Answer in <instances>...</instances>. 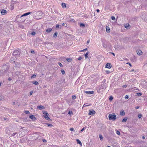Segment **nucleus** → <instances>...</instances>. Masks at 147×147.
<instances>
[{
	"label": "nucleus",
	"instance_id": "nucleus-1",
	"mask_svg": "<svg viewBox=\"0 0 147 147\" xmlns=\"http://www.w3.org/2000/svg\"><path fill=\"white\" fill-rule=\"evenodd\" d=\"M116 116L115 113L110 114L109 115V120L114 121L116 119Z\"/></svg>",
	"mask_w": 147,
	"mask_h": 147
},
{
	"label": "nucleus",
	"instance_id": "nucleus-2",
	"mask_svg": "<svg viewBox=\"0 0 147 147\" xmlns=\"http://www.w3.org/2000/svg\"><path fill=\"white\" fill-rule=\"evenodd\" d=\"M21 52L18 50H15L13 53V55L15 56V57L18 58V57H19L20 55Z\"/></svg>",
	"mask_w": 147,
	"mask_h": 147
},
{
	"label": "nucleus",
	"instance_id": "nucleus-3",
	"mask_svg": "<svg viewBox=\"0 0 147 147\" xmlns=\"http://www.w3.org/2000/svg\"><path fill=\"white\" fill-rule=\"evenodd\" d=\"M43 113L44 115V117L46 120H50V118L48 117V116H49V115L47 111H44L43 112Z\"/></svg>",
	"mask_w": 147,
	"mask_h": 147
},
{
	"label": "nucleus",
	"instance_id": "nucleus-4",
	"mask_svg": "<svg viewBox=\"0 0 147 147\" xmlns=\"http://www.w3.org/2000/svg\"><path fill=\"white\" fill-rule=\"evenodd\" d=\"M2 68L4 71V72L5 73L9 69V67L8 65H5L2 67Z\"/></svg>",
	"mask_w": 147,
	"mask_h": 147
},
{
	"label": "nucleus",
	"instance_id": "nucleus-5",
	"mask_svg": "<svg viewBox=\"0 0 147 147\" xmlns=\"http://www.w3.org/2000/svg\"><path fill=\"white\" fill-rule=\"evenodd\" d=\"M95 113H96L95 111L93 110L92 109V110H89L88 115H94Z\"/></svg>",
	"mask_w": 147,
	"mask_h": 147
},
{
	"label": "nucleus",
	"instance_id": "nucleus-6",
	"mask_svg": "<svg viewBox=\"0 0 147 147\" xmlns=\"http://www.w3.org/2000/svg\"><path fill=\"white\" fill-rule=\"evenodd\" d=\"M17 59V58L16 57H12L10 60V62L12 63H14L16 62V60Z\"/></svg>",
	"mask_w": 147,
	"mask_h": 147
},
{
	"label": "nucleus",
	"instance_id": "nucleus-7",
	"mask_svg": "<svg viewBox=\"0 0 147 147\" xmlns=\"http://www.w3.org/2000/svg\"><path fill=\"white\" fill-rule=\"evenodd\" d=\"M31 13H32V12H27V13H24L23 15L21 16H20V18H22V17H23V16H27V15H29L30 14H31Z\"/></svg>",
	"mask_w": 147,
	"mask_h": 147
},
{
	"label": "nucleus",
	"instance_id": "nucleus-8",
	"mask_svg": "<svg viewBox=\"0 0 147 147\" xmlns=\"http://www.w3.org/2000/svg\"><path fill=\"white\" fill-rule=\"evenodd\" d=\"M84 92L86 94H93L94 93V92L93 91H84Z\"/></svg>",
	"mask_w": 147,
	"mask_h": 147
},
{
	"label": "nucleus",
	"instance_id": "nucleus-9",
	"mask_svg": "<svg viewBox=\"0 0 147 147\" xmlns=\"http://www.w3.org/2000/svg\"><path fill=\"white\" fill-rule=\"evenodd\" d=\"M111 66H112L111 64L110 63H107L106 64L105 67L108 69H110L111 68Z\"/></svg>",
	"mask_w": 147,
	"mask_h": 147
},
{
	"label": "nucleus",
	"instance_id": "nucleus-10",
	"mask_svg": "<svg viewBox=\"0 0 147 147\" xmlns=\"http://www.w3.org/2000/svg\"><path fill=\"white\" fill-rule=\"evenodd\" d=\"M1 12V14L3 15H5L7 13V11L5 9H2Z\"/></svg>",
	"mask_w": 147,
	"mask_h": 147
},
{
	"label": "nucleus",
	"instance_id": "nucleus-11",
	"mask_svg": "<svg viewBox=\"0 0 147 147\" xmlns=\"http://www.w3.org/2000/svg\"><path fill=\"white\" fill-rule=\"evenodd\" d=\"M29 117L33 121H34L36 120V118L34 117V115H30Z\"/></svg>",
	"mask_w": 147,
	"mask_h": 147
},
{
	"label": "nucleus",
	"instance_id": "nucleus-12",
	"mask_svg": "<svg viewBox=\"0 0 147 147\" xmlns=\"http://www.w3.org/2000/svg\"><path fill=\"white\" fill-rule=\"evenodd\" d=\"M137 54L139 55H140L142 54V52L141 50H138L137 51Z\"/></svg>",
	"mask_w": 147,
	"mask_h": 147
},
{
	"label": "nucleus",
	"instance_id": "nucleus-13",
	"mask_svg": "<svg viewBox=\"0 0 147 147\" xmlns=\"http://www.w3.org/2000/svg\"><path fill=\"white\" fill-rule=\"evenodd\" d=\"M37 108L39 109V110H41L42 109H45V108L44 107H43L42 106L40 105V106H37Z\"/></svg>",
	"mask_w": 147,
	"mask_h": 147
},
{
	"label": "nucleus",
	"instance_id": "nucleus-14",
	"mask_svg": "<svg viewBox=\"0 0 147 147\" xmlns=\"http://www.w3.org/2000/svg\"><path fill=\"white\" fill-rule=\"evenodd\" d=\"M106 32L108 33H109L110 32V30L108 26H106Z\"/></svg>",
	"mask_w": 147,
	"mask_h": 147
},
{
	"label": "nucleus",
	"instance_id": "nucleus-15",
	"mask_svg": "<svg viewBox=\"0 0 147 147\" xmlns=\"http://www.w3.org/2000/svg\"><path fill=\"white\" fill-rule=\"evenodd\" d=\"M14 63H15V66L16 67H20V65L19 63H18L17 62H15Z\"/></svg>",
	"mask_w": 147,
	"mask_h": 147
},
{
	"label": "nucleus",
	"instance_id": "nucleus-16",
	"mask_svg": "<svg viewBox=\"0 0 147 147\" xmlns=\"http://www.w3.org/2000/svg\"><path fill=\"white\" fill-rule=\"evenodd\" d=\"M52 28H49L47 29L46 31L48 33L50 32L52 30Z\"/></svg>",
	"mask_w": 147,
	"mask_h": 147
},
{
	"label": "nucleus",
	"instance_id": "nucleus-17",
	"mask_svg": "<svg viewBox=\"0 0 147 147\" xmlns=\"http://www.w3.org/2000/svg\"><path fill=\"white\" fill-rule=\"evenodd\" d=\"M76 141H77V143L78 144H79L81 145H82V143L81 142L79 139H76Z\"/></svg>",
	"mask_w": 147,
	"mask_h": 147
},
{
	"label": "nucleus",
	"instance_id": "nucleus-18",
	"mask_svg": "<svg viewBox=\"0 0 147 147\" xmlns=\"http://www.w3.org/2000/svg\"><path fill=\"white\" fill-rule=\"evenodd\" d=\"M102 83H103V85H105V88H106V80H104L102 82Z\"/></svg>",
	"mask_w": 147,
	"mask_h": 147
},
{
	"label": "nucleus",
	"instance_id": "nucleus-19",
	"mask_svg": "<svg viewBox=\"0 0 147 147\" xmlns=\"http://www.w3.org/2000/svg\"><path fill=\"white\" fill-rule=\"evenodd\" d=\"M32 83L35 85H38L39 83L36 81H33L32 82Z\"/></svg>",
	"mask_w": 147,
	"mask_h": 147
},
{
	"label": "nucleus",
	"instance_id": "nucleus-20",
	"mask_svg": "<svg viewBox=\"0 0 147 147\" xmlns=\"http://www.w3.org/2000/svg\"><path fill=\"white\" fill-rule=\"evenodd\" d=\"M142 95V93H137L136 94V96H140Z\"/></svg>",
	"mask_w": 147,
	"mask_h": 147
},
{
	"label": "nucleus",
	"instance_id": "nucleus-21",
	"mask_svg": "<svg viewBox=\"0 0 147 147\" xmlns=\"http://www.w3.org/2000/svg\"><path fill=\"white\" fill-rule=\"evenodd\" d=\"M80 26L82 28H84L85 27V25L83 23H81L80 25Z\"/></svg>",
	"mask_w": 147,
	"mask_h": 147
},
{
	"label": "nucleus",
	"instance_id": "nucleus-22",
	"mask_svg": "<svg viewBox=\"0 0 147 147\" xmlns=\"http://www.w3.org/2000/svg\"><path fill=\"white\" fill-rule=\"evenodd\" d=\"M120 115L121 116H123L125 115V113L123 111H121L120 112Z\"/></svg>",
	"mask_w": 147,
	"mask_h": 147
},
{
	"label": "nucleus",
	"instance_id": "nucleus-23",
	"mask_svg": "<svg viewBox=\"0 0 147 147\" xmlns=\"http://www.w3.org/2000/svg\"><path fill=\"white\" fill-rule=\"evenodd\" d=\"M61 5H62V7L63 8H65L66 7V4L65 3H62Z\"/></svg>",
	"mask_w": 147,
	"mask_h": 147
},
{
	"label": "nucleus",
	"instance_id": "nucleus-24",
	"mask_svg": "<svg viewBox=\"0 0 147 147\" xmlns=\"http://www.w3.org/2000/svg\"><path fill=\"white\" fill-rule=\"evenodd\" d=\"M102 46H103V47L104 48H106L107 47V45H105V43L104 42H103L102 43Z\"/></svg>",
	"mask_w": 147,
	"mask_h": 147
},
{
	"label": "nucleus",
	"instance_id": "nucleus-25",
	"mask_svg": "<svg viewBox=\"0 0 147 147\" xmlns=\"http://www.w3.org/2000/svg\"><path fill=\"white\" fill-rule=\"evenodd\" d=\"M86 127H85L83 128H82L81 130L79 132H82L83 131H84L85 129H86Z\"/></svg>",
	"mask_w": 147,
	"mask_h": 147
},
{
	"label": "nucleus",
	"instance_id": "nucleus-26",
	"mask_svg": "<svg viewBox=\"0 0 147 147\" xmlns=\"http://www.w3.org/2000/svg\"><path fill=\"white\" fill-rule=\"evenodd\" d=\"M99 138H100V140L101 141H102L103 140V137L102 135L100 134L99 135Z\"/></svg>",
	"mask_w": 147,
	"mask_h": 147
},
{
	"label": "nucleus",
	"instance_id": "nucleus-27",
	"mask_svg": "<svg viewBox=\"0 0 147 147\" xmlns=\"http://www.w3.org/2000/svg\"><path fill=\"white\" fill-rule=\"evenodd\" d=\"M127 119V117H125L122 120V121L123 122H125L126 121Z\"/></svg>",
	"mask_w": 147,
	"mask_h": 147
},
{
	"label": "nucleus",
	"instance_id": "nucleus-28",
	"mask_svg": "<svg viewBox=\"0 0 147 147\" xmlns=\"http://www.w3.org/2000/svg\"><path fill=\"white\" fill-rule=\"evenodd\" d=\"M57 34H58V33H57V32H55L53 35V37H54L55 38H56L57 37Z\"/></svg>",
	"mask_w": 147,
	"mask_h": 147
},
{
	"label": "nucleus",
	"instance_id": "nucleus-29",
	"mask_svg": "<svg viewBox=\"0 0 147 147\" xmlns=\"http://www.w3.org/2000/svg\"><path fill=\"white\" fill-rule=\"evenodd\" d=\"M89 52H87V53H86V54H85V58L86 59L87 57H88V55L89 53Z\"/></svg>",
	"mask_w": 147,
	"mask_h": 147
},
{
	"label": "nucleus",
	"instance_id": "nucleus-30",
	"mask_svg": "<svg viewBox=\"0 0 147 147\" xmlns=\"http://www.w3.org/2000/svg\"><path fill=\"white\" fill-rule=\"evenodd\" d=\"M66 60L68 62H71L72 61V59L70 58H66Z\"/></svg>",
	"mask_w": 147,
	"mask_h": 147
},
{
	"label": "nucleus",
	"instance_id": "nucleus-31",
	"mask_svg": "<svg viewBox=\"0 0 147 147\" xmlns=\"http://www.w3.org/2000/svg\"><path fill=\"white\" fill-rule=\"evenodd\" d=\"M61 71L62 73V74L63 75H64L65 74V71L63 69H61Z\"/></svg>",
	"mask_w": 147,
	"mask_h": 147
},
{
	"label": "nucleus",
	"instance_id": "nucleus-32",
	"mask_svg": "<svg viewBox=\"0 0 147 147\" xmlns=\"http://www.w3.org/2000/svg\"><path fill=\"white\" fill-rule=\"evenodd\" d=\"M68 114H69V115H73V112L72 111H69L68 112Z\"/></svg>",
	"mask_w": 147,
	"mask_h": 147
},
{
	"label": "nucleus",
	"instance_id": "nucleus-33",
	"mask_svg": "<svg viewBox=\"0 0 147 147\" xmlns=\"http://www.w3.org/2000/svg\"><path fill=\"white\" fill-rule=\"evenodd\" d=\"M49 127L53 126V125L51 124H49L48 123H46V124Z\"/></svg>",
	"mask_w": 147,
	"mask_h": 147
},
{
	"label": "nucleus",
	"instance_id": "nucleus-34",
	"mask_svg": "<svg viewBox=\"0 0 147 147\" xmlns=\"http://www.w3.org/2000/svg\"><path fill=\"white\" fill-rule=\"evenodd\" d=\"M72 99L74 100L76 98V96L75 95L72 96Z\"/></svg>",
	"mask_w": 147,
	"mask_h": 147
},
{
	"label": "nucleus",
	"instance_id": "nucleus-35",
	"mask_svg": "<svg viewBox=\"0 0 147 147\" xmlns=\"http://www.w3.org/2000/svg\"><path fill=\"white\" fill-rule=\"evenodd\" d=\"M113 99V97L112 96H110L109 100L110 101H112Z\"/></svg>",
	"mask_w": 147,
	"mask_h": 147
},
{
	"label": "nucleus",
	"instance_id": "nucleus-36",
	"mask_svg": "<svg viewBox=\"0 0 147 147\" xmlns=\"http://www.w3.org/2000/svg\"><path fill=\"white\" fill-rule=\"evenodd\" d=\"M36 76V75L35 74L32 75L31 76V78H35Z\"/></svg>",
	"mask_w": 147,
	"mask_h": 147
},
{
	"label": "nucleus",
	"instance_id": "nucleus-37",
	"mask_svg": "<svg viewBox=\"0 0 147 147\" xmlns=\"http://www.w3.org/2000/svg\"><path fill=\"white\" fill-rule=\"evenodd\" d=\"M111 19L113 20H115V18L114 16H112L111 17Z\"/></svg>",
	"mask_w": 147,
	"mask_h": 147
},
{
	"label": "nucleus",
	"instance_id": "nucleus-38",
	"mask_svg": "<svg viewBox=\"0 0 147 147\" xmlns=\"http://www.w3.org/2000/svg\"><path fill=\"white\" fill-rule=\"evenodd\" d=\"M24 113L26 114H28L30 113L28 111H24Z\"/></svg>",
	"mask_w": 147,
	"mask_h": 147
},
{
	"label": "nucleus",
	"instance_id": "nucleus-39",
	"mask_svg": "<svg viewBox=\"0 0 147 147\" xmlns=\"http://www.w3.org/2000/svg\"><path fill=\"white\" fill-rule=\"evenodd\" d=\"M58 64L61 67H63V65H62V64L60 62H58Z\"/></svg>",
	"mask_w": 147,
	"mask_h": 147
},
{
	"label": "nucleus",
	"instance_id": "nucleus-40",
	"mask_svg": "<svg viewBox=\"0 0 147 147\" xmlns=\"http://www.w3.org/2000/svg\"><path fill=\"white\" fill-rule=\"evenodd\" d=\"M116 133L117 134L119 135L120 134V132L118 130L117 131Z\"/></svg>",
	"mask_w": 147,
	"mask_h": 147
},
{
	"label": "nucleus",
	"instance_id": "nucleus-41",
	"mask_svg": "<svg viewBox=\"0 0 147 147\" xmlns=\"http://www.w3.org/2000/svg\"><path fill=\"white\" fill-rule=\"evenodd\" d=\"M129 25V24H127L125 25V28H127Z\"/></svg>",
	"mask_w": 147,
	"mask_h": 147
},
{
	"label": "nucleus",
	"instance_id": "nucleus-42",
	"mask_svg": "<svg viewBox=\"0 0 147 147\" xmlns=\"http://www.w3.org/2000/svg\"><path fill=\"white\" fill-rule=\"evenodd\" d=\"M125 99H127L128 98H129V96L128 95H125Z\"/></svg>",
	"mask_w": 147,
	"mask_h": 147
},
{
	"label": "nucleus",
	"instance_id": "nucleus-43",
	"mask_svg": "<svg viewBox=\"0 0 147 147\" xmlns=\"http://www.w3.org/2000/svg\"><path fill=\"white\" fill-rule=\"evenodd\" d=\"M142 117V115L141 114H140L138 115V117L139 119L140 118Z\"/></svg>",
	"mask_w": 147,
	"mask_h": 147
},
{
	"label": "nucleus",
	"instance_id": "nucleus-44",
	"mask_svg": "<svg viewBox=\"0 0 147 147\" xmlns=\"http://www.w3.org/2000/svg\"><path fill=\"white\" fill-rule=\"evenodd\" d=\"M105 72H106V74H108L110 72V71L109 70H106V71Z\"/></svg>",
	"mask_w": 147,
	"mask_h": 147
},
{
	"label": "nucleus",
	"instance_id": "nucleus-45",
	"mask_svg": "<svg viewBox=\"0 0 147 147\" xmlns=\"http://www.w3.org/2000/svg\"><path fill=\"white\" fill-rule=\"evenodd\" d=\"M35 34H36V33L34 32H33L32 33V35H35Z\"/></svg>",
	"mask_w": 147,
	"mask_h": 147
},
{
	"label": "nucleus",
	"instance_id": "nucleus-46",
	"mask_svg": "<svg viewBox=\"0 0 147 147\" xmlns=\"http://www.w3.org/2000/svg\"><path fill=\"white\" fill-rule=\"evenodd\" d=\"M33 93V91H31L30 92V95L31 96V95H32V94Z\"/></svg>",
	"mask_w": 147,
	"mask_h": 147
},
{
	"label": "nucleus",
	"instance_id": "nucleus-47",
	"mask_svg": "<svg viewBox=\"0 0 147 147\" xmlns=\"http://www.w3.org/2000/svg\"><path fill=\"white\" fill-rule=\"evenodd\" d=\"M87 49H88L87 48H86V49H83L82 50H81L80 51L82 52V51H86L87 50Z\"/></svg>",
	"mask_w": 147,
	"mask_h": 147
},
{
	"label": "nucleus",
	"instance_id": "nucleus-48",
	"mask_svg": "<svg viewBox=\"0 0 147 147\" xmlns=\"http://www.w3.org/2000/svg\"><path fill=\"white\" fill-rule=\"evenodd\" d=\"M70 21L71 22H74L75 21V20L74 19H72Z\"/></svg>",
	"mask_w": 147,
	"mask_h": 147
},
{
	"label": "nucleus",
	"instance_id": "nucleus-49",
	"mask_svg": "<svg viewBox=\"0 0 147 147\" xmlns=\"http://www.w3.org/2000/svg\"><path fill=\"white\" fill-rule=\"evenodd\" d=\"M62 26H67V24H66V26H65V24L64 23H63L62 24Z\"/></svg>",
	"mask_w": 147,
	"mask_h": 147
},
{
	"label": "nucleus",
	"instance_id": "nucleus-50",
	"mask_svg": "<svg viewBox=\"0 0 147 147\" xmlns=\"http://www.w3.org/2000/svg\"><path fill=\"white\" fill-rule=\"evenodd\" d=\"M70 130L71 131H74V129L73 128H71L70 129Z\"/></svg>",
	"mask_w": 147,
	"mask_h": 147
},
{
	"label": "nucleus",
	"instance_id": "nucleus-51",
	"mask_svg": "<svg viewBox=\"0 0 147 147\" xmlns=\"http://www.w3.org/2000/svg\"><path fill=\"white\" fill-rule=\"evenodd\" d=\"M42 141L43 142H46L47 141V140L45 139H43Z\"/></svg>",
	"mask_w": 147,
	"mask_h": 147
},
{
	"label": "nucleus",
	"instance_id": "nucleus-52",
	"mask_svg": "<svg viewBox=\"0 0 147 147\" xmlns=\"http://www.w3.org/2000/svg\"><path fill=\"white\" fill-rule=\"evenodd\" d=\"M59 27V25L58 24H57L56 25V28H58Z\"/></svg>",
	"mask_w": 147,
	"mask_h": 147
},
{
	"label": "nucleus",
	"instance_id": "nucleus-53",
	"mask_svg": "<svg viewBox=\"0 0 147 147\" xmlns=\"http://www.w3.org/2000/svg\"><path fill=\"white\" fill-rule=\"evenodd\" d=\"M16 134H17V133H13V134H12V136H15V135Z\"/></svg>",
	"mask_w": 147,
	"mask_h": 147
},
{
	"label": "nucleus",
	"instance_id": "nucleus-54",
	"mask_svg": "<svg viewBox=\"0 0 147 147\" xmlns=\"http://www.w3.org/2000/svg\"><path fill=\"white\" fill-rule=\"evenodd\" d=\"M103 85V86H101V88L103 89L105 88V85Z\"/></svg>",
	"mask_w": 147,
	"mask_h": 147
},
{
	"label": "nucleus",
	"instance_id": "nucleus-55",
	"mask_svg": "<svg viewBox=\"0 0 147 147\" xmlns=\"http://www.w3.org/2000/svg\"><path fill=\"white\" fill-rule=\"evenodd\" d=\"M82 59V57H79L78 59L79 60H81Z\"/></svg>",
	"mask_w": 147,
	"mask_h": 147
},
{
	"label": "nucleus",
	"instance_id": "nucleus-56",
	"mask_svg": "<svg viewBox=\"0 0 147 147\" xmlns=\"http://www.w3.org/2000/svg\"><path fill=\"white\" fill-rule=\"evenodd\" d=\"M31 53H35L34 51V50H32L31 51Z\"/></svg>",
	"mask_w": 147,
	"mask_h": 147
},
{
	"label": "nucleus",
	"instance_id": "nucleus-57",
	"mask_svg": "<svg viewBox=\"0 0 147 147\" xmlns=\"http://www.w3.org/2000/svg\"><path fill=\"white\" fill-rule=\"evenodd\" d=\"M139 108H140V107L138 106L136 107H135V108L136 109H138Z\"/></svg>",
	"mask_w": 147,
	"mask_h": 147
},
{
	"label": "nucleus",
	"instance_id": "nucleus-58",
	"mask_svg": "<svg viewBox=\"0 0 147 147\" xmlns=\"http://www.w3.org/2000/svg\"><path fill=\"white\" fill-rule=\"evenodd\" d=\"M8 80L9 81H11V79L10 78H8Z\"/></svg>",
	"mask_w": 147,
	"mask_h": 147
},
{
	"label": "nucleus",
	"instance_id": "nucleus-59",
	"mask_svg": "<svg viewBox=\"0 0 147 147\" xmlns=\"http://www.w3.org/2000/svg\"><path fill=\"white\" fill-rule=\"evenodd\" d=\"M96 11L97 12H99L100 11V10L98 9H97Z\"/></svg>",
	"mask_w": 147,
	"mask_h": 147
},
{
	"label": "nucleus",
	"instance_id": "nucleus-60",
	"mask_svg": "<svg viewBox=\"0 0 147 147\" xmlns=\"http://www.w3.org/2000/svg\"><path fill=\"white\" fill-rule=\"evenodd\" d=\"M86 104H84V105H83V107H86V106H87V105H86Z\"/></svg>",
	"mask_w": 147,
	"mask_h": 147
},
{
	"label": "nucleus",
	"instance_id": "nucleus-61",
	"mask_svg": "<svg viewBox=\"0 0 147 147\" xmlns=\"http://www.w3.org/2000/svg\"><path fill=\"white\" fill-rule=\"evenodd\" d=\"M135 71V70L134 69H131V71Z\"/></svg>",
	"mask_w": 147,
	"mask_h": 147
},
{
	"label": "nucleus",
	"instance_id": "nucleus-62",
	"mask_svg": "<svg viewBox=\"0 0 147 147\" xmlns=\"http://www.w3.org/2000/svg\"><path fill=\"white\" fill-rule=\"evenodd\" d=\"M127 63L128 64H129V65L130 66H131V64L130 63Z\"/></svg>",
	"mask_w": 147,
	"mask_h": 147
},
{
	"label": "nucleus",
	"instance_id": "nucleus-63",
	"mask_svg": "<svg viewBox=\"0 0 147 147\" xmlns=\"http://www.w3.org/2000/svg\"><path fill=\"white\" fill-rule=\"evenodd\" d=\"M89 42H90V40H88L87 41V43H89Z\"/></svg>",
	"mask_w": 147,
	"mask_h": 147
},
{
	"label": "nucleus",
	"instance_id": "nucleus-64",
	"mask_svg": "<svg viewBox=\"0 0 147 147\" xmlns=\"http://www.w3.org/2000/svg\"><path fill=\"white\" fill-rule=\"evenodd\" d=\"M127 85H125L124 86H123V87H127Z\"/></svg>",
	"mask_w": 147,
	"mask_h": 147
}]
</instances>
